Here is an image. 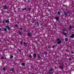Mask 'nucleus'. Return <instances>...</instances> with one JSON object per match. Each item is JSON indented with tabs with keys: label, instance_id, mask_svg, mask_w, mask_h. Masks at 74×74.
<instances>
[{
	"label": "nucleus",
	"instance_id": "5",
	"mask_svg": "<svg viewBox=\"0 0 74 74\" xmlns=\"http://www.w3.org/2000/svg\"><path fill=\"white\" fill-rule=\"evenodd\" d=\"M74 37V34H72L70 36V38H73Z\"/></svg>",
	"mask_w": 74,
	"mask_h": 74
},
{
	"label": "nucleus",
	"instance_id": "37",
	"mask_svg": "<svg viewBox=\"0 0 74 74\" xmlns=\"http://www.w3.org/2000/svg\"><path fill=\"white\" fill-rule=\"evenodd\" d=\"M2 22H3V23H5L4 22V21H2Z\"/></svg>",
	"mask_w": 74,
	"mask_h": 74
},
{
	"label": "nucleus",
	"instance_id": "18",
	"mask_svg": "<svg viewBox=\"0 0 74 74\" xmlns=\"http://www.w3.org/2000/svg\"><path fill=\"white\" fill-rule=\"evenodd\" d=\"M4 31H5V32H6V31H7V28H5L4 29Z\"/></svg>",
	"mask_w": 74,
	"mask_h": 74
},
{
	"label": "nucleus",
	"instance_id": "20",
	"mask_svg": "<svg viewBox=\"0 0 74 74\" xmlns=\"http://www.w3.org/2000/svg\"><path fill=\"white\" fill-rule=\"evenodd\" d=\"M18 34H22V32H18Z\"/></svg>",
	"mask_w": 74,
	"mask_h": 74
},
{
	"label": "nucleus",
	"instance_id": "31",
	"mask_svg": "<svg viewBox=\"0 0 74 74\" xmlns=\"http://www.w3.org/2000/svg\"><path fill=\"white\" fill-rule=\"evenodd\" d=\"M1 58L2 59H4V57H3V56H2L1 57Z\"/></svg>",
	"mask_w": 74,
	"mask_h": 74
},
{
	"label": "nucleus",
	"instance_id": "4",
	"mask_svg": "<svg viewBox=\"0 0 74 74\" xmlns=\"http://www.w3.org/2000/svg\"><path fill=\"white\" fill-rule=\"evenodd\" d=\"M59 68L60 69H61V70H63V69H64V68H63V66H60L59 67Z\"/></svg>",
	"mask_w": 74,
	"mask_h": 74
},
{
	"label": "nucleus",
	"instance_id": "40",
	"mask_svg": "<svg viewBox=\"0 0 74 74\" xmlns=\"http://www.w3.org/2000/svg\"><path fill=\"white\" fill-rule=\"evenodd\" d=\"M66 13L67 14H69V12H66Z\"/></svg>",
	"mask_w": 74,
	"mask_h": 74
},
{
	"label": "nucleus",
	"instance_id": "8",
	"mask_svg": "<svg viewBox=\"0 0 74 74\" xmlns=\"http://www.w3.org/2000/svg\"><path fill=\"white\" fill-rule=\"evenodd\" d=\"M62 31H63V32H65L66 31V28H64L62 29Z\"/></svg>",
	"mask_w": 74,
	"mask_h": 74
},
{
	"label": "nucleus",
	"instance_id": "27",
	"mask_svg": "<svg viewBox=\"0 0 74 74\" xmlns=\"http://www.w3.org/2000/svg\"><path fill=\"white\" fill-rule=\"evenodd\" d=\"M45 54H46V55H47V54H48V53H47V52H45Z\"/></svg>",
	"mask_w": 74,
	"mask_h": 74
},
{
	"label": "nucleus",
	"instance_id": "2",
	"mask_svg": "<svg viewBox=\"0 0 74 74\" xmlns=\"http://www.w3.org/2000/svg\"><path fill=\"white\" fill-rule=\"evenodd\" d=\"M6 28L8 29V30H11V29L10 28V27L8 25H7L6 27Z\"/></svg>",
	"mask_w": 74,
	"mask_h": 74
},
{
	"label": "nucleus",
	"instance_id": "32",
	"mask_svg": "<svg viewBox=\"0 0 74 74\" xmlns=\"http://www.w3.org/2000/svg\"><path fill=\"white\" fill-rule=\"evenodd\" d=\"M28 10H31V8H28Z\"/></svg>",
	"mask_w": 74,
	"mask_h": 74
},
{
	"label": "nucleus",
	"instance_id": "42",
	"mask_svg": "<svg viewBox=\"0 0 74 74\" xmlns=\"http://www.w3.org/2000/svg\"><path fill=\"white\" fill-rule=\"evenodd\" d=\"M2 30V29L1 28H0V30Z\"/></svg>",
	"mask_w": 74,
	"mask_h": 74
},
{
	"label": "nucleus",
	"instance_id": "23",
	"mask_svg": "<svg viewBox=\"0 0 74 74\" xmlns=\"http://www.w3.org/2000/svg\"><path fill=\"white\" fill-rule=\"evenodd\" d=\"M52 48H54L55 47H56V46L55 45H53L52 47H51Z\"/></svg>",
	"mask_w": 74,
	"mask_h": 74
},
{
	"label": "nucleus",
	"instance_id": "41",
	"mask_svg": "<svg viewBox=\"0 0 74 74\" xmlns=\"http://www.w3.org/2000/svg\"><path fill=\"white\" fill-rule=\"evenodd\" d=\"M21 30H22L23 29V28H21Z\"/></svg>",
	"mask_w": 74,
	"mask_h": 74
},
{
	"label": "nucleus",
	"instance_id": "7",
	"mask_svg": "<svg viewBox=\"0 0 74 74\" xmlns=\"http://www.w3.org/2000/svg\"><path fill=\"white\" fill-rule=\"evenodd\" d=\"M27 35L28 36H29V37H30V36H32V34L30 33H28L27 34Z\"/></svg>",
	"mask_w": 74,
	"mask_h": 74
},
{
	"label": "nucleus",
	"instance_id": "10",
	"mask_svg": "<svg viewBox=\"0 0 74 74\" xmlns=\"http://www.w3.org/2000/svg\"><path fill=\"white\" fill-rule=\"evenodd\" d=\"M36 56H37V55H36V54H33V56L34 58H35V57H36Z\"/></svg>",
	"mask_w": 74,
	"mask_h": 74
},
{
	"label": "nucleus",
	"instance_id": "29",
	"mask_svg": "<svg viewBox=\"0 0 74 74\" xmlns=\"http://www.w3.org/2000/svg\"><path fill=\"white\" fill-rule=\"evenodd\" d=\"M49 74H53V72H49Z\"/></svg>",
	"mask_w": 74,
	"mask_h": 74
},
{
	"label": "nucleus",
	"instance_id": "44",
	"mask_svg": "<svg viewBox=\"0 0 74 74\" xmlns=\"http://www.w3.org/2000/svg\"><path fill=\"white\" fill-rule=\"evenodd\" d=\"M19 52H21V50H19Z\"/></svg>",
	"mask_w": 74,
	"mask_h": 74
},
{
	"label": "nucleus",
	"instance_id": "24",
	"mask_svg": "<svg viewBox=\"0 0 74 74\" xmlns=\"http://www.w3.org/2000/svg\"><path fill=\"white\" fill-rule=\"evenodd\" d=\"M58 15H60V11L58 12Z\"/></svg>",
	"mask_w": 74,
	"mask_h": 74
},
{
	"label": "nucleus",
	"instance_id": "45",
	"mask_svg": "<svg viewBox=\"0 0 74 74\" xmlns=\"http://www.w3.org/2000/svg\"><path fill=\"white\" fill-rule=\"evenodd\" d=\"M28 1H30V0H28Z\"/></svg>",
	"mask_w": 74,
	"mask_h": 74
},
{
	"label": "nucleus",
	"instance_id": "30",
	"mask_svg": "<svg viewBox=\"0 0 74 74\" xmlns=\"http://www.w3.org/2000/svg\"><path fill=\"white\" fill-rule=\"evenodd\" d=\"M69 60H71V58H69Z\"/></svg>",
	"mask_w": 74,
	"mask_h": 74
},
{
	"label": "nucleus",
	"instance_id": "13",
	"mask_svg": "<svg viewBox=\"0 0 74 74\" xmlns=\"http://www.w3.org/2000/svg\"><path fill=\"white\" fill-rule=\"evenodd\" d=\"M5 23H8V22H9V20H5Z\"/></svg>",
	"mask_w": 74,
	"mask_h": 74
},
{
	"label": "nucleus",
	"instance_id": "38",
	"mask_svg": "<svg viewBox=\"0 0 74 74\" xmlns=\"http://www.w3.org/2000/svg\"><path fill=\"white\" fill-rule=\"evenodd\" d=\"M36 23H37L38 24V21H37Z\"/></svg>",
	"mask_w": 74,
	"mask_h": 74
},
{
	"label": "nucleus",
	"instance_id": "25",
	"mask_svg": "<svg viewBox=\"0 0 74 74\" xmlns=\"http://www.w3.org/2000/svg\"><path fill=\"white\" fill-rule=\"evenodd\" d=\"M13 57H14V56L12 55L10 56V58H13Z\"/></svg>",
	"mask_w": 74,
	"mask_h": 74
},
{
	"label": "nucleus",
	"instance_id": "39",
	"mask_svg": "<svg viewBox=\"0 0 74 74\" xmlns=\"http://www.w3.org/2000/svg\"><path fill=\"white\" fill-rule=\"evenodd\" d=\"M71 53H73H73H74V52H73V51H71Z\"/></svg>",
	"mask_w": 74,
	"mask_h": 74
},
{
	"label": "nucleus",
	"instance_id": "34",
	"mask_svg": "<svg viewBox=\"0 0 74 74\" xmlns=\"http://www.w3.org/2000/svg\"><path fill=\"white\" fill-rule=\"evenodd\" d=\"M63 7H66V5H65L64 4H63Z\"/></svg>",
	"mask_w": 74,
	"mask_h": 74
},
{
	"label": "nucleus",
	"instance_id": "33",
	"mask_svg": "<svg viewBox=\"0 0 74 74\" xmlns=\"http://www.w3.org/2000/svg\"><path fill=\"white\" fill-rule=\"evenodd\" d=\"M21 45H23L22 44V42H21Z\"/></svg>",
	"mask_w": 74,
	"mask_h": 74
},
{
	"label": "nucleus",
	"instance_id": "16",
	"mask_svg": "<svg viewBox=\"0 0 74 74\" xmlns=\"http://www.w3.org/2000/svg\"><path fill=\"white\" fill-rule=\"evenodd\" d=\"M69 28L70 30H71V29H72V26H71V25H70V26H69Z\"/></svg>",
	"mask_w": 74,
	"mask_h": 74
},
{
	"label": "nucleus",
	"instance_id": "11",
	"mask_svg": "<svg viewBox=\"0 0 74 74\" xmlns=\"http://www.w3.org/2000/svg\"><path fill=\"white\" fill-rule=\"evenodd\" d=\"M64 12V15H65V16H67V13L65 12Z\"/></svg>",
	"mask_w": 74,
	"mask_h": 74
},
{
	"label": "nucleus",
	"instance_id": "6",
	"mask_svg": "<svg viewBox=\"0 0 74 74\" xmlns=\"http://www.w3.org/2000/svg\"><path fill=\"white\" fill-rule=\"evenodd\" d=\"M56 20L57 21H59V18L58 17H56Z\"/></svg>",
	"mask_w": 74,
	"mask_h": 74
},
{
	"label": "nucleus",
	"instance_id": "17",
	"mask_svg": "<svg viewBox=\"0 0 74 74\" xmlns=\"http://www.w3.org/2000/svg\"><path fill=\"white\" fill-rule=\"evenodd\" d=\"M65 41H68V38H65Z\"/></svg>",
	"mask_w": 74,
	"mask_h": 74
},
{
	"label": "nucleus",
	"instance_id": "14",
	"mask_svg": "<svg viewBox=\"0 0 74 74\" xmlns=\"http://www.w3.org/2000/svg\"><path fill=\"white\" fill-rule=\"evenodd\" d=\"M62 34L64 35H67V33H66V32H63Z\"/></svg>",
	"mask_w": 74,
	"mask_h": 74
},
{
	"label": "nucleus",
	"instance_id": "9",
	"mask_svg": "<svg viewBox=\"0 0 74 74\" xmlns=\"http://www.w3.org/2000/svg\"><path fill=\"white\" fill-rule=\"evenodd\" d=\"M53 71V70L52 68H51L50 70H49V71Z\"/></svg>",
	"mask_w": 74,
	"mask_h": 74
},
{
	"label": "nucleus",
	"instance_id": "26",
	"mask_svg": "<svg viewBox=\"0 0 74 74\" xmlns=\"http://www.w3.org/2000/svg\"><path fill=\"white\" fill-rule=\"evenodd\" d=\"M14 26L16 27H18V25L17 24L15 25Z\"/></svg>",
	"mask_w": 74,
	"mask_h": 74
},
{
	"label": "nucleus",
	"instance_id": "35",
	"mask_svg": "<svg viewBox=\"0 0 74 74\" xmlns=\"http://www.w3.org/2000/svg\"><path fill=\"white\" fill-rule=\"evenodd\" d=\"M3 70H5V67H4L3 68Z\"/></svg>",
	"mask_w": 74,
	"mask_h": 74
},
{
	"label": "nucleus",
	"instance_id": "28",
	"mask_svg": "<svg viewBox=\"0 0 74 74\" xmlns=\"http://www.w3.org/2000/svg\"><path fill=\"white\" fill-rule=\"evenodd\" d=\"M48 48H49V49L51 48V46H48Z\"/></svg>",
	"mask_w": 74,
	"mask_h": 74
},
{
	"label": "nucleus",
	"instance_id": "3",
	"mask_svg": "<svg viewBox=\"0 0 74 74\" xmlns=\"http://www.w3.org/2000/svg\"><path fill=\"white\" fill-rule=\"evenodd\" d=\"M3 7L4 10H6V9H7V8H8V7H7L6 5H5L3 6Z\"/></svg>",
	"mask_w": 74,
	"mask_h": 74
},
{
	"label": "nucleus",
	"instance_id": "43",
	"mask_svg": "<svg viewBox=\"0 0 74 74\" xmlns=\"http://www.w3.org/2000/svg\"><path fill=\"white\" fill-rule=\"evenodd\" d=\"M66 52H68V50H66Z\"/></svg>",
	"mask_w": 74,
	"mask_h": 74
},
{
	"label": "nucleus",
	"instance_id": "21",
	"mask_svg": "<svg viewBox=\"0 0 74 74\" xmlns=\"http://www.w3.org/2000/svg\"><path fill=\"white\" fill-rule=\"evenodd\" d=\"M29 58H32V56H31V55H29Z\"/></svg>",
	"mask_w": 74,
	"mask_h": 74
},
{
	"label": "nucleus",
	"instance_id": "36",
	"mask_svg": "<svg viewBox=\"0 0 74 74\" xmlns=\"http://www.w3.org/2000/svg\"><path fill=\"white\" fill-rule=\"evenodd\" d=\"M24 44H25V45H26V44H27L26 43H24Z\"/></svg>",
	"mask_w": 74,
	"mask_h": 74
},
{
	"label": "nucleus",
	"instance_id": "1",
	"mask_svg": "<svg viewBox=\"0 0 74 74\" xmlns=\"http://www.w3.org/2000/svg\"><path fill=\"white\" fill-rule=\"evenodd\" d=\"M58 44H60L61 43V40H60V39L58 38Z\"/></svg>",
	"mask_w": 74,
	"mask_h": 74
},
{
	"label": "nucleus",
	"instance_id": "15",
	"mask_svg": "<svg viewBox=\"0 0 74 74\" xmlns=\"http://www.w3.org/2000/svg\"><path fill=\"white\" fill-rule=\"evenodd\" d=\"M10 71H12V72H14V70L13 69H11L10 70Z\"/></svg>",
	"mask_w": 74,
	"mask_h": 74
},
{
	"label": "nucleus",
	"instance_id": "19",
	"mask_svg": "<svg viewBox=\"0 0 74 74\" xmlns=\"http://www.w3.org/2000/svg\"><path fill=\"white\" fill-rule=\"evenodd\" d=\"M26 10V8H25L24 9H22V11H24V10Z\"/></svg>",
	"mask_w": 74,
	"mask_h": 74
},
{
	"label": "nucleus",
	"instance_id": "22",
	"mask_svg": "<svg viewBox=\"0 0 74 74\" xmlns=\"http://www.w3.org/2000/svg\"><path fill=\"white\" fill-rule=\"evenodd\" d=\"M38 58H40V56L39 55H38V57H37Z\"/></svg>",
	"mask_w": 74,
	"mask_h": 74
},
{
	"label": "nucleus",
	"instance_id": "12",
	"mask_svg": "<svg viewBox=\"0 0 74 74\" xmlns=\"http://www.w3.org/2000/svg\"><path fill=\"white\" fill-rule=\"evenodd\" d=\"M21 65H22L23 66H24L25 65V64L24 63H23L21 64Z\"/></svg>",
	"mask_w": 74,
	"mask_h": 74
}]
</instances>
